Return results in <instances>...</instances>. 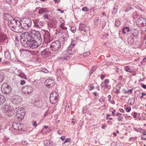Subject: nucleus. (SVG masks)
<instances>
[{
    "label": "nucleus",
    "mask_w": 146,
    "mask_h": 146,
    "mask_svg": "<svg viewBox=\"0 0 146 146\" xmlns=\"http://www.w3.org/2000/svg\"><path fill=\"white\" fill-rule=\"evenodd\" d=\"M68 38V37L67 36H63V37L62 38V40L63 41H65L67 40Z\"/></svg>",
    "instance_id": "obj_53"
},
{
    "label": "nucleus",
    "mask_w": 146,
    "mask_h": 146,
    "mask_svg": "<svg viewBox=\"0 0 146 146\" xmlns=\"http://www.w3.org/2000/svg\"><path fill=\"white\" fill-rule=\"evenodd\" d=\"M61 47V44L59 41L56 40L52 42L50 46V49L53 51L58 50Z\"/></svg>",
    "instance_id": "obj_4"
},
{
    "label": "nucleus",
    "mask_w": 146,
    "mask_h": 146,
    "mask_svg": "<svg viewBox=\"0 0 146 146\" xmlns=\"http://www.w3.org/2000/svg\"><path fill=\"white\" fill-rule=\"evenodd\" d=\"M25 115V110L23 108H19L16 112V115L19 118L22 119Z\"/></svg>",
    "instance_id": "obj_6"
},
{
    "label": "nucleus",
    "mask_w": 146,
    "mask_h": 146,
    "mask_svg": "<svg viewBox=\"0 0 146 146\" xmlns=\"http://www.w3.org/2000/svg\"><path fill=\"white\" fill-rule=\"evenodd\" d=\"M90 53L89 52H86L84 54V55L85 56L86 54V56H88L90 54Z\"/></svg>",
    "instance_id": "obj_55"
},
{
    "label": "nucleus",
    "mask_w": 146,
    "mask_h": 146,
    "mask_svg": "<svg viewBox=\"0 0 146 146\" xmlns=\"http://www.w3.org/2000/svg\"><path fill=\"white\" fill-rule=\"evenodd\" d=\"M49 11L47 10L45 8H41L39 9L38 11V13L39 14H42L44 13H48Z\"/></svg>",
    "instance_id": "obj_21"
},
{
    "label": "nucleus",
    "mask_w": 146,
    "mask_h": 146,
    "mask_svg": "<svg viewBox=\"0 0 146 146\" xmlns=\"http://www.w3.org/2000/svg\"><path fill=\"white\" fill-rule=\"evenodd\" d=\"M88 87L89 88V90H93L94 88V86H92L91 87L90 86H88Z\"/></svg>",
    "instance_id": "obj_56"
},
{
    "label": "nucleus",
    "mask_w": 146,
    "mask_h": 146,
    "mask_svg": "<svg viewBox=\"0 0 146 146\" xmlns=\"http://www.w3.org/2000/svg\"><path fill=\"white\" fill-rule=\"evenodd\" d=\"M22 27L21 23L19 21V23H18L17 25L13 29V31L16 33H21L23 32Z\"/></svg>",
    "instance_id": "obj_10"
},
{
    "label": "nucleus",
    "mask_w": 146,
    "mask_h": 146,
    "mask_svg": "<svg viewBox=\"0 0 146 146\" xmlns=\"http://www.w3.org/2000/svg\"><path fill=\"white\" fill-rule=\"evenodd\" d=\"M5 101V98L2 95H0V105L3 104Z\"/></svg>",
    "instance_id": "obj_25"
},
{
    "label": "nucleus",
    "mask_w": 146,
    "mask_h": 146,
    "mask_svg": "<svg viewBox=\"0 0 146 146\" xmlns=\"http://www.w3.org/2000/svg\"><path fill=\"white\" fill-rule=\"evenodd\" d=\"M1 90L2 93L5 94H8L11 92V89L10 85L7 83L3 84L1 87Z\"/></svg>",
    "instance_id": "obj_2"
},
{
    "label": "nucleus",
    "mask_w": 146,
    "mask_h": 146,
    "mask_svg": "<svg viewBox=\"0 0 146 146\" xmlns=\"http://www.w3.org/2000/svg\"><path fill=\"white\" fill-rule=\"evenodd\" d=\"M137 113L136 112H134L133 114V117L134 118H137Z\"/></svg>",
    "instance_id": "obj_61"
},
{
    "label": "nucleus",
    "mask_w": 146,
    "mask_h": 146,
    "mask_svg": "<svg viewBox=\"0 0 146 146\" xmlns=\"http://www.w3.org/2000/svg\"><path fill=\"white\" fill-rule=\"evenodd\" d=\"M44 42L46 44H48L52 41V38L50 36V33L47 30L44 31Z\"/></svg>",
    "instance_id": "obj_5"
},
{
    "label": "nucleus",
    "mask_w": 146,
    "mask_h": 146,
    "mask_svg": "<svg viewBox=\"0 0 146 146\" xmlns=\"http://www.w3.org/2000/svg\"><path fill=\"white\" fill-rule=\"evenodd\" d=\"M17 75L22 78L25 79H26L27 78L26 76L23 73L19 72V74H17Z\"/></svg>",
    "instance_id": "obj_26"
},
{
    "label": "nucleus",
    "mask_w": 146,
    "mask_h": 146,
    "mask_svg": "<svg viewBox=\"0 0 146 146\" xmlns=\"http://www.w3.org/2000/svg\"><path fill=\"white\" fill-rule=\"evenodd\" d=\"M76 42L75 40H72L70 45L69 46L70 47H74L76 44Z\"/></svg>",
    "instance_id": "obj_31"
},
{
    "label": "nucleus",
    "mask_w": 146,
    "mask_h": 146,
    "mask_svg": "<svg viewBox=\"0 0 146 146\" xmlns=\"http://www.w3.org/2000/svg\"><path fill=\"white\" fill-rule=\"evenodd\" d=\"M131 37H132L133 36L134 37H136L138 35L139 32L135 28H132L131 30Z\"/></svg>",
    "instance_id": "obj_15"
},
{
    "label": "nucleus",
    "mask_w": 146,
    "mask_h": 146,
    "mask_svg": "<svg viewBox=\"0 0 146 146\" xmlns=\"http://www.w3.org/2000/svg\"><path fill=\"white\" fill-rule=\"evenodd\" d=\"M141 139L142 140L146 139V133H144L142 134L141 135Z\"/></svg>",
    "instance_id": "obj_41"
},
{
    "label": "nucleus",
    "mask_w": 146,
    "mask_h": 146,
    "mask_svg": "<svg viewBox=\"0 0 146 146\" xmlns=\"http://www.w3.org/2000/svg\"><path fill=\"white\" fill-rule=\"evenodd\" d=\"M124 69L125 71L127 72H130L131 71V69L128 66H126L124 67Z\"/></svg>",
    "instance_id": "obj_40"
},
{
    "label": "nucleus",
    "mask_w": 146,
    "mask_h": 146,
    "mask_svg": "<svg viewBox=\"0 0 146 146\" xmlns=\"http://www.w3.org/2000/svg\"><path fill=\"white\" fill-rule=\"evenodd\" d=\"M34 27H36L37 28H39V27L38 24L37 23L36 20L34 22Z\"/></svg>",
    "instance_id": "obj_42"
},
{
    "label": "nucleus",
    "mask_w": 146,
    "mask_h": 146,
    "mask_svg": "<svg viewBox=\"0 0 146 146\" xmlns=\"http://www.w3.org/2000/svg\"><path fill=\"white\" fill-rule=\"evenodd\" d=\"M61 58L62 59H64L65 60H67L69 59L70 58V57L69 56H65L62 57Z\"/></svg>",
    "instance_id": "obj_36"
},
{
    "label": "nucleus",
    "mask_w": 146,
    "mask_h": 146,
    "mask_svg": "<svg viewBox=\"0 0 146 146\" xmlns=\"http://www.w3.org/2000/svg\"><path fill=\"white\" fill-rule=\"evenodd\" d=\"M57 73L59 74H61L62 73V70L60 69H59L57 70Z\"/></svg>",
    "instance_id": "obj_45"
},
{
    "label": "nucleus",
    "mask_w": 146,
    "mask_h": 146,
    "mask_svg": "<svg viewBox=\"0 0 146 146\" xmlns=\"http://www.w3.org/2000/svg\"><path fill=\"white\" fill-rule=\"evenodd\" d=\"M49 15H50L47 14H45L43 15V17L45 19H49L48 16Z\"/></svg>",
    "instance_id": "obj_47"
},
{
    "label": "nucleus",
    "mask_w": 146,
    "mask_h": 146,
    "mask_svg": "<svg viewBox=\"0 0 146 146\" xmlns=\"http://www.w3.org/2000/svg\"><path fill=\"white\" fill-rule=\"evenodd\" d=\"M96 68L97 67L96 66H94L92 68L91 70V71L90 72V75L92 74L93 73V72L96 70Z\"/></svg>",
    "instance_id": "obj_34"
},
{
    "label": "nucleus",
    "mask_w": 146,
    "mask_h": 146,
    "mask_svg": "<svg viewBox=\"0 0 146 146\" xmlns=\"http://www.w3.org/2000/svg\"><path fill=\"white\" fill-rule=\"evenodd\" d=\"M132 89H129L128 91H126L125 92V93L127 92L129 94H130L132 92Z\"/></svg>",
    "instance_id": "obj_50"
},
{
    "label": "nucleus",
    "mask_w": 146,
    "mask_h": 146,
    "mask_svg": "<svg viewBox=\"0 0 146 146\" xmlns=\"http://www.w3.org/2000/svg\"><path fill=\"white\" fill-rule=\"evenodd\" d=\"M136 25L139 27H142L146 25V19L143 17H140L136 21Z\"/></svg>",
    "instance_id": "obj_7"
},
{
    "label": "nucleus",
    "mask_w": 146,
    "mask_h": 146,
    "mask_svg": "<svg viewBox=\"0 0 146 146\" xmlns=\"http://www.w3.org/2000/svg\"><path fill=\"white\" fill-rule=\"evenodd\" d=\"M4 74L2 73H0V82H2L4 79Z\"/></svg>",
    "instance_id": "obj_28"
},
{
    "label": "nucleus",
    "mask_w": 146,
    "mask_h": 146,
    "mask_svg": "<svg viewBox=\"0 0 146 146\" xmlns=\"http://www.w3.org/2000/svg\"><path fill=\"white\" fill-rule=\"evenodd\" d=\"M35 105L36 106L41 107L42 104V102L41 101L36 102L35 103Z\"/></svg>",
    "instance_id": "obj_27"
},
{
    "label": "nucleus",
    "mask_w": 146,
    "mask_h": 146,
    "mask_svg": "<svg viewBox=\"0 0 146 146\" xmlns=\"http://www.w3.org/2000/svg\"><path fill=\"white\" fill-rule=\"evenodd\" d=\"M42 71L45 73H48V71L45 69H43Z\"/></svg>",
    "instance_id": "obj_60"
},
{
    "label": "nucleus",
    "mask_w": 146,
    "mask_h": 146,
    "mask_svg": "<svg viewBox=\"0 0 146 146\" xmlns=\"http://www.w3.org/2000/svg\"><path fill=\"white\" fill-rule=\"evenodd\" d=\"M90 29L89 27H86L85 24L80 23L79 24V29L80 31L86 32Z\"/></svg>",
    "instance_id": "obj_11"
},
{
    "label": "nucleus",
    "mask_w": 146,
    "mask_h": 146,
    "mask_svg": "<svg viewBox=\"0 0 146 146\" xmlns=\"http://www.w3.org/2000/svg\"><path fill=\"white\" fill-rule=\"evenodd\" d=\"M101 85L102 88L104 87H106L107 88H109L110 87V86L109 85H108V84H104V83H102L101 84Z\"/></svg>",
    "instance_id": "obj_30"
},
{
    "label": "nucleus",
    "mask_w": 146,
    "mask_h": 146,
    "mask_svg": "<svg viewBox=\"0 0 146 146\" xmlns=\"http://www.w3.org/2000/svg\"><path fill=\"white\" fill-rule=\"evenodd\" d=\"M19 21L14 18L11 21L8 22V25L10 29L13 31V29H14L17 25L18 23H19Z\"/></svg>",
    "instance_id": "obj_9"
},
{
    "label": "nucleus",
    "mask_w": 146,
    "mask_h": 146,
    "mask_svg": "<svg viewBox=\"0 0 146 146\" xmlns=\"http://www.w3.org/2000/svg\"><path fill=\"white\" fill-rule=\"evenodd\" d=\"M123 117L122 116H119V117L118 118V120L119 121H122L123 120Z\"/></svg>",
    "instance_id": "obj_51"
},
{
    "label": "nucleus",
    "mask_w": 146,
    "mask_h": 146,
    "mask_svg": "<svg viewBox=\"0 0 146 146\" xmlns=\"http://www.w3.org/2000/svg\"><path fill=\"white\" fill-rule=\"evenodd\" d=\"M19 125H21V124H18L16 123H14L12 124V126L13 128L15 129L21 130L22 129L20 127Z\"/></svg>",
    "instance_id": "obj_20"
},
{
    "label": "nucleus",
    "mask_w": 146,
    "mask_h": 146,
    "mask_svg": "<svg viewBox=\"0 0 146 146\" xmlns=\"http://www.w3.org/2000/svg\"><path fill=\"white\" fill-rule=\"evenodd\" d=\"M99 21V18L98 17H96L95 18L94 20V24L96 25L98 24Z\"/></svg>",
    "instance_id": "obj_35"
},
{
    "label": "nucleus",
    "mask_w": 146,
    "mask_h": 146,
    "mask_svg": "<svg viewBox=\"0 0 146 146\" xmlns=\"http://www.w3.org/2000/svg\"><path fill=\"white\" fill-rule=\"evenodd\" d=\"M71 139L70 138H67L65 140L64 142V144L67 142H70L71 141Z\"/></svg>",
    "instance_id": "obj_43"
},
{
    "label": "nucleus",
    "mask_w": 146,
    "mask_h": 146,
    "mask_svg": "<svg viewBox=\"0 0 146 146\" xmlns=\"http://www.w3.org/2000/svg\"><path fill=\"white\" fill-rule=\"evenodd\" d=\"M60 28L62 29L63 30H65L67 29V28L64 26L63 23H62L60 26Z\"/></svg>",
    "instance_id": "obj_39"
},
{
    "label": "nucleus",
    "mask_w": 146,
    "mask_h": 146,
    "mask_svg": "<svg viewBox=\"0 0 146 146\" xmlns=\"http://www.w3.org/2000/svg\"><path fill=\"white\" fill-rule=\"evenodd\" d=\"M22 90L25 94H29L32 93L33 91V88L31 86H26L23 87Z\"/></svg>",
    "instance_id": "obj_8"
},
{
    "label": "nucleus",
    "mask_w": 146,
    "mask_h": 146,
    "mask_svg": "<svg viewBox=\"0 0 146 146\" xmlns=\"http://www.w3.org/2000/svg\"><path fill=\"white\" fill-rule=\"evenodd\" d=\"M130 39V41H129V43L130 44H133L134 40L131 37V38H129L128 40H129V39Z\"/></svg>",
    "instance_id": "obj_38"
},
{
    "label": "nucleus",
    "mask_w": 146,
    "mask_h": 146,
    "mask_svg": "<svg viewBox=\"0 0 146 146\" xmlns=\"http://www.w3.org/2000/svg\"><path fill=\"white\" fill-rule=\"evenodd\" d=\"M63 107L65 108V111H70L71 109V105L70 104L64 103L63 104Z\"/></svg>",
    "instance_id": "obj_18"
},
{
    "label": "nucleus",
    "mask_w": 146,
    "mask_h": 146,
    "mask_svg": "<svg viewBox=\"0 0 146 146\" xmlns=\"http://www.w3.org/2000/svg\"><path fill=\"white\" fill-rule=\"evenodd\" d=\"M129 101L130 102L129 103L130 105H133L135 102V98H132L131 99H130L128 101V102H129Z\"/></svg>",
    "instance_id": "obj_32"
},
{
    "label": "nucleus",
    "mask_w": 146,
    "mask_h": 146,
    "mask_svg": "<svg viewBox=\"0 0 146 146\" xmlns=\"http://www.w3.org/2000/svg\"><path fill=\"white\" fill-rule=\"evenodd\" d=\"M4 110L5 111L7 112L8 111V112H9V110L10 109L8 108V105L5 106L4 108Z\"/></svg>",
    "instance_id": "obj_46"
},
{
    "label": "nucleus",
    "mask_w": 146,
    "mask_h": 146,
    "mask_svg": "<svg viewBox=\"0 0 146 146\" xmlns=\"http://www.w3.org/2000/svg\"><path fill=\"white\" fill-rule=\"evenodd\" d=\"M21 101V98L18 96H14L12 98V101L14 104H15L19 103Z\"/></svg>",
    "instance_id": "obj_13"
},
{
    "label": "nucleus",
    "mask_w": 146,
    "mask_h": 146,
    "mask_svg": "<svg viewBox=\"0 0 146 146\" xmlns=\"http://www.w3.org/2000/svg\"><path fill=\"white\" fill-rule=\"evenodd\" d=\"M25 83V81L24 80H21L20 84L21 85H23Z\"/></svg>",
    "instance_id": "obj_54"
},
{
    "label": "nucleus",
    "mask_w": 146,
    "mask_h": 146,
    "mask_svg": "<svg viewBox=\"0 0 146 146\" xmlns=\"http://www.w3.org/2000/svg\"><path fill=\"white\" fill-rule=\"evenodd\" d=\"M131 108L130 107H127L126 109L125 110L126 111H127L128 112H129L131 110Z\"/></svg>",
    "instance_id": "obj_48"
},
{
    "label": "nucleus",
    "mask_w": 146,
    "mask_h": 146,
    "mask_svg": "<svg viewBox=\"0 0 146 146\" xmlns=\"http://www.w3.org/2000/svg\"><path fill=\"white\" fill-rule=\"evenodd\" d=\"M5 58L7 59H11V55L9 51H7L5 53Z\"/></svg>",
    "instance_id": "obj_24"
},
{
    "label": "nucleus",
    "mask_w": 146,
    "mask_h": 146,
    "mask_svg": "<svg viewBox=\"0 0 146 146\" xmlns=\"http://www.w3.org/2000/svg\"><path fill=\"white\" fill-rule=\"evenodd\" d=\"M50 144L51 143L50 141H46V146H50Z\"/></svg>",
    "instance_id": "obj_58"
},
{
    "label": "nucleus",
    "mask_w": 146,
    "mask_h": 146,
    "mask_svg": "<svg viewBox=\"0 0 146 146\" xmlns=\"http://www.w3.org/2000/svg\"><path fill=\"white\" fill-rule=\"evenodd\" d=\"M3 18L8 22L11 21L14 18L12 17L10 14L4 13L3 14Z\"/></svg>",
    "instance_id": "obj_12"
},
{
    "label": "nucleus",
    "mask_w": 146,
    "mask_h": 146,
    "mask_svg": "<svg viewBox=\"0 0 146 146\" xmlns=\"http://www.w3.org/2000/svg\"><path fill=\"white\" fill-rule=\"evenodd\" d=\"M21 26L22 27V29L23 31V30H27L28 29L29 27H30L29 26H28V25L25 24L23 22V23L21 24Z\"/></svg>",
    "instance_id": "obj_23"
},
{
    "label": "nucleus",
    "mask_w": 146,
    "mask_h": 146,
    "mask_svg": "<svg viewBox=\"0 0 146 146\" xmlns=\"http://www.w3.org/2000/svg\"><path fill=\"white\" fill-rule=\"evenodd\" d=\"M45 83L47 86L50 87L53 86L54 85V80L50 79H47L45 82Z\"/></svg>",
    "instance_id": "obj_14"
},
{
    "label": "nucleus",
    "mask_w": 146,
    "mask_h": 146,
    "mask_svg": "<svg viewBox=\"0 0 146 146\" xmlns=\"http://www.w3.org/2000/svg\"><path fill=\"white\" fill-rule=\"evenodd\" d=\"M23 22L28 25V26L30 27L31 26L32 24L31 20L28 18H26L23 19Z\"/></svg>",
    "instance_id": "obj_19"
},
{
    "label": "nucleus",
    "mask_w": 146,
    "mask_h": 146,
    "mask_svg": "<svg viewBox=\"0 0 146 146\" xmlns=\"http://www.w3.org/2000/svg\"><path fill=\"white\" fill-rule=\"evenodd\" d=\"M59 98L58 93L56 91H54L51 93L50 96V102L52 104H55L58 101Z\"/></svg>",
    "instance_id": "obj_3"
},
{
    "label": "nucleus",
    "mask_w": 146,
    "mask_h": 146,
    "mask_svg": "<svg viewBox=\"0 0 146 146\" xmlns=\"http://www.w3.org/2000/svg\"><path fill=\"white\" fill-rule=\"evenodd\" d=\"M120 24V21L118 20H116L115 21V26L117 27H118L119 25Z\"/></svg>",
    "instance_id": "obj_37"
},
{
    "label": "nucleus",
    "mask_w": 146,
    "mask_h": 146,
    "mask_svg": "<svg viewBox=\"0 0 146 146\" xmlns=\"http://www.w3.org/2000/svg\"><path fill=\"white\" fill-rule=\"evenodd\" d=\"M115 110H113L112 111V115L113 116H115L116 114H115Z\"/></svg>",
    "instance_id": "obj_64"
},
{
    "label": "nucleus",
    "mask_w": 146,
    "mask_h": 146,
    "mask_svg": "<svg viewBox=\"0 0 146 146\" xmlns=\"http://www.w3.org/2000/svg\"><path fill=\"white\" fill-rule=\"evenodd\" d=\"M11 0H6V2L9 4H10L11 3Z\"/></svg>",
    "instance_id": "obj_59"
},
{
    "label": "nucleus",
    "mask_w": 146,
    "mask_h": 146,
    "mask_svg": "<svg viewBox=\"0 0 146 146\" xmlns=\"http://www.w3.org/2000/svg\"><path fill=\"white\" fill-rule=\"evenodd\" d=\"M57 80L59 82V83L61 82L62 81V80L60 76L57 77Z\"/></svg>",
    "instance_id": "obj_49"
},
{
    "label": "nucleus",
    "mask_w": 146,
    "mask_h": 146,
    "mask_svg": "<svg viewBox=\"0 0 146 146\" xmlns=\"http://www.w3.org/2000/svg\"><path fill=\"white\" fill-rule=\"evenodd\" d=\"M131 28H129V27H126L123 28L122 30V33L123 34H125L126 32H131Z\"/></svg>",
    "instance_id": "obj_22"
},
{
    "label": "nucleus",
    "mask_w": 146,
    "mask_h": 146,
    "mask_svg": "<svg viewBox=\"0 0 146 146\" xmlns=\"http://www.w3.org/2000/svg\"><path fill=\"white\" fill-rule=\"evenodd\" d=\"M5 39V37L3 35H0V42H3Z\"/></svg>",
    "instance_id": "obj_29"
},
{
    "label": "nucleus",
    "mask_w": 146,
    "mask_h": 146,
    "mask_svg": "<svg viewBox=\"0 0 146 146\" xmlns=\"http://www.w3.org/2000/svg\"><path fill=\"white\" fill-rule=\"evenodd\" d=\"M70 31L73 33H74L76 31V28L75 26L72 27L70 29Z\"/></svg>",
    "instance_id": "obj_33"
},
{
    "label": "nucleus",
    "mask_w": 146,
    "mask_h": 146,
    "mask_svg": "<svg viewBox=\"0 0 146 146\" xmlns=\"http://www.w3.org/2000/svg\"><path fill=\"white\" fill-rule=\"evenodd\" d=\"M82 10L83 11L87 12L88 11L89 9L87 8L86 7H85L82 8Z\"/></svg>",
    "instance_id": "obj_44"
},
{
    "label": "nucleus",
    "mask_w": 146,
    "mask_h": 146,
    "mask_svg": "<svg viewBox=\"0 0 146 146\" xmlns=\"http://www.w3.org/2000/svg\"><path fill=\"white\" fill-rule=\"evenodd\" d=\"M65 138L66 137L65 136H63L60 137L62 141H63L65 139Z\"/></svg>",
    "instance_id": "obj_62"
},
{
    "label": "nucleus",
    "mask_w": 146,
    "mask_h": 146,
    "mask_svg": "<svg viewBox=\"0 0 146 146\" xmlns=\"http://www.w3.org/2000/svg\"><path fill=\"white\" fill-rule=\"evenodd\" d=\"M146 132V130H145L142 129L141 130V131L140 132L141 133H143H143H145Z\"/></svg>",
    "instance_id": "obj_57"
},
{
    "label": "nucleus",
    "mask_w": 146,
    "mask_h": 146,
    "mask_svg": "<svg viewBox=\"0 0 146 146\" xmlns=\"http://www.w3.org/2000/svg\"><path fill=\"white\" fill-rule=\"evenodd\" d=\"M31 32V34L28 32L21 34L20 41L24 47L34 49L41 44L42 39L38 31L33 30Z\"/></svg>",
    "instance_id": "obj_1"
},
{
    "label": "nucleus",
    "mask_w": 146,
    "mask_h": 146,
    "mask_svg": "<svg viewBox=\"0 0 146 146\" xmlns=\"http://www.w3.org/2000/svg\"><path fill=\"white\" fill-rule=\"evenodd\" d=\"M32 123H33V125L34 127H36L37 126V125L36 124V121H33Z\"/></svg>",
    "instance_id": "obj_52"
},
{
    "label": "nucleus",
    "mask_w": 146,
    "mask_h": 146,
    "mask_svg": "<svg viewBox=\"0 0 146 146\" xmlns=\"http://www.w3.org/2000/svg\"><path fill=\"white\" fill-rule=\"evenodd\" d=\"M75 52V49L74 47L69 46L67 49V53L68 55H72Z\"/></svg>",
    "instance_id": "obj_16"
},
{
    "label": "nucleus",
    "mask_w": 146,
    "mask_h": 146,
    "mask_svg": "<svg viewBox=\"0 0 146 146\" xmlns=\"http://www.w3.org/2000/svg\"><path fill=\"white\" fill-rule=\"evenodd\" d=\"M104 82L105 84H108L109 83V80L108 79H106L105 80Z\"/></svg>",
    "instance_id": "obj_63"
},
{
    "label": "nucleus",
    "mask_w": 146,
    "mask_h": 146,
    "mask_svg": "<svg viewBox=\"0 0 146 146\" xmlns=\"http://www.w3.org/2000/svg\"><path fill=\"white\" fill-rule=\"evenodd\" d=\"M41 54L43 57H46L49 55L50 52L48 50V49H45L42 52Z\"/></svg>",
    "instance_id": "obj_17"
}]
</instances>
